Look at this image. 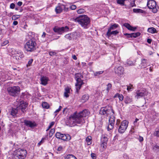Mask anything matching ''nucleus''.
I'll list each match as a JSON object with an SVG mask.
<instances>
[{
    "label": "nucleus",
    "mask_w": 159,
    "mask_h": 159,
    "mask_svg": "<svg viewBox=\"0 0 159 159\" xmlns=\"http://www.w3.org/2000/svg\"><path fill=\"white\" fill-rule=\"evenodd\" d=\"M7 90L10 95L15 97L17 96L20 93V88L18 86H14L9 87Z\"/></svg>",
    "instance_id": "obj_7"
},
{
    "label": "nucleus",
    "mask_w": 159,
    "mask_h": 159,
    "mask_svg": "<svg viewBox=\"0 0 159 159\" xmlns=\"http://www.w3.org/2000/svg\"><path fill=\"white\" fill-rule=\"evenodd\" d=\"M91 157L93 159H95L96 158L95 155L94 153H92L91 154Z\"/></svg>",
    "instance_id": "obj_63"
},
{
    "label": "nucleus",
    "mask_w": 159,
    "mask_h": 159,
    "mask_svg": "<svg viewBox=\"0 0 159 159\" xmlns=\"http://www.w3.org/2000/svg\"><path fill=\"white\" fill-rule=\"evenodd\" d=\"M153 149L154 151H156L157 149H159V146L156 145L153 146Z\"/></svg>",
    "instance_id": "obj_51"
},
{
    "label": "nucleus",
    "mask_w": 159,
    "mask_h": 159,
    "mask_svg": "<svg viewBox=\"0 0 159 159\" xmlns=\"http://www.w3.org/2000/svg\"><path fill=\"white\" fill-rule=\"evenodd\" d=\"M33 61V59H30L28 62V64H27V66L28 67L31 65Z\"/></svg>",
    "instance_id": "obj_44"
},
{
    "label": "nucleus",
    "mask_w": 159,
    "mask_h": 159,
    "mask_svg": "<svg viewBox=\"0 0 159 159\" xmlns=\"http://www.w3.org/2000/svg\"><path fill=\"white\" fill-rule=\"evenodd\" d=\"M55 132V130L53 129H51L49 133V137H51L52 136L54 133Z\"/></svg>",
    "instance_id": "obj_42"
},
{
    "label": "nucleus",
    "mask_w": 159,
    "mask_h": 159,
    "mask_svg": "<svg viewBox=\"0 0 159 159\" xmlns=\"http://www.w3.org/2000/svg\"><path fill=\"white\" fill-rule=\"evenodd\" d=\"M114 123L109 122V124L108 126L107 127V130L108 131H109L112 129L114 126Z\"/></svg>",
    "instance_id": "obj_28"
},
{
    "label": "nucleus",
    "mask_w": 159,
    "mask_h": 159,
    "mask_svg": "<svg viewBox=\"0 0 159 159\" xmlns=\"http://www.w3.org/2000/svg\"><path fill=\"white\" fill-rule=\"evenodd\" d=\"M65 159H77L73 155L70 154L68 155L65 157Z\"/></svg>",
    "instance_id": "obj_32"
},
{
    "label": "nucleus",
    "mask_w": 159,
    "mask_h": 159,
    "mask_svg": "<svg viewBox=\"0 0 159 159\" xmlns=\"http://www.w3.org/2000/svg\"><path fill=\"white\" fill-rule=\"evenodd\" d=\"M140 34L139 32L132 33V38H136L137 37L139 36L140 35Z\"/></svg>",
    "instance_id": "obj_37"
},
{
    "label": "nucleus",
    "mask_w": 159,
    "mask_h": 159,
    "mask_svg": "<svg viewBox=\"0 0 159 159\" xmlns=\"http://www.w3.org/2000/svg\"><path fill=\"white\" fill-rule=\"evenodd\" d=\"M19 105L17 107L18 110H20L21 111L24 112L27 106V104L24 102H20L19 104Z\"/></svg>",
    "instance_id": "obj_12"
},
{
    "label": "nucleus",
    "mask_w": 159,
    "mask_h": 159,
    "mask_svg": "<svg viewBox=\"0 0 159 159\" xmlns=\"http://www.w3.org/2000/svg\"><path fill=\"white\" fill-rule=\"evenodd\" d=\"M75 22H78L84 28H87L89 24L90 20L87 15H81L74 19Z\"/></svg>",
    "instance_id": "obj_2"
},
{
    "label": "nucleus",
    "mask_w": 159,
    "mask_h": 159,
    "mask_svg": "<svg viewBox=\"0 0 159 159\" xmlns=\"http://www.w3.org/2000/svg\"><path fill=\"white\" fill-rule=\"evenodd\" d=\"M118 25L116 24H114L113 25H111L108 30V32L111 31V30H115L118 27Z\"/></svg>",
    "instance_id": "obj_27"
},
{
    "label": "nucleus",
    "mask_w": 159,
    "mask_h": 159,
    "mask_svg": "<svg viewBox=\"0 0 159 159\" xmlns=\"http://www.w3.org/2000/svg\"><path fill=\"white\" fill-rule=\"evenodd\" d=\"M107 141L108 139L107 137L105 136H102L101 139V147L104 148H105L106 147Z\"/></svg>",
    "instance_id": "obj_14"
},
{
    "label": "nucleus",
    "mask_w": 159,
    "mask_h": 159,
    "mask_svg": "<svg viewBox=\"0 0 159 159\" xmlns=\"http://www.w3.org/2000/svg\"><path fill=\"white\" fill-rule=\"evenodd\" d=\"M99 114L101 115H106L107 116L110 115L111 116L114 114V111L111 106L107 105L101 108L99 111Z\"/></svg>",
    "instance_id": "obj_6"
},
{
    "label": "nucleus",
    "mask_w": 159,
    "mask_h": 159,
    "mask_svg": "<svg viewBox=\"0 0 159 159\" xmlns=\"http://www.w3.org/2000/svg\"><path fill=\"white\" fill-rule=\"evenodd\" d=\"M70 8L71 9L74 10L76 8V6L75 5H72L70 6Z\"/></svg>",
    "instance_id": "obj_54"
},
{
    "label": "nucleus",
    "mask_w": 159,
    "mask_h": 159,
    "mask_svg": "<svg viewBox=\"0 0 159 159\" xmlns=\"http://www.w3.org/2000/svg\"><path fill=\"white\" fill-rule=\"evenodd\" d=\"M15 5L13 3H12L10 4V8L11 9H14L15 8Z\"/></svg>",
    "instance_id": "obj_62"
},
{
    "label": "nucleus",
    "mask_w": 159,
    "mask_h": 159,
    "mask_svg": "<svg viewBox=\"0 0 159 159\" xmlns=\"http://www.w3.org/2000/svg\"><path fill=\"white\" fill-rule=\"evenodd\" d=\"M131 87H133V85H131V86H127V89L128 91H130L132 89Z\"/></svg>",
    "instance_id": "obj_64"
},
{
    "label": "nucleus",
    "mask_w": 159,
    "mask_h": 159,
    "mask_svg": "<svg viewBox=\"0 0 159 159\" xmlns=\"http://www.w3.org/2000/svg\"><path fill=\"white\" fill-rule=\"evenodd\" d=\"M69 28L67 26H65V27H62L60 28V34H61L62 33L64 32H66L69 31Z\"/></svg>",
    "instance_id": "obj_20"
},
{
    "label": "nucleus",
    "mask_w": 159,
    "mask_h": 159,
    "mask_svg": "<svg viewBox=\"0 0 159 159\" xmlns=\"http://www.w3.org/2000/svg\"><path fill=\"white\" fill-rule=\"evenodd\" d=\"M111 87V84L109 83L107 85V90L108 92L109 89Z\"/></svg>",
    "instance_id": "obj_53"
},
{
    "label": "nucleus",
    "mask_w": 159,
    "mask_h": 159,
    "mask_svg": "<svg viewBox=\"0 0 159 159\" xmlns=\"http://www.w3.org/2000/svg\"><path fill=\"white\" fill-rule=\"evenodd\" d=\"M60 111V107H59L58 109L56 110L54 112V114L55 116H56L57 115V113L59 112Z\"/></svg>",
    "instance_id": "obj_57"
},
{
    "label": "nucleus",
    "mask_w": 159,
    "mask_h": 159,
    "mask_svg": "<svg viewBox=\"0 0 159 159\" xmlns=\"http://www.w3.org/2000/svg\"><path fill=\"white\" fill-rule=\"evenodd\" d=\"M123 26L127 28L128 30L133 31H134L136 29V28L133 27L131 26L129 24L127 23H125L123 24Z\"/></svg>",
    "instance_id": "obj_18"
},
{
    "label": "nucleus",
    "mask_w": 159,
    "mask_h": 159,
    "mask_svg": "<svg viewBox=\"0 0 159 159\" xmlns=\"http://www.w3.org/2000/svg\"><path fill=\"white\" fill-rule=\"evenodd\" d=\"M16 59L19 60L24 57V55L23 52L20 50H17L16 52Z\"/></svg>",
    "instance_id": "obj_17"
},
{
    "label": "nucleus",
    "mask_w": 159,
    "mask_h": 159,
    "mask_svg": "<svg viewBox=\"0 0 159 159\" xmlns=\"http://www.w3.org/2000/svg\"><path fill=\"white\" fill-rule=\"evenodd\" d=\"M53 30L55 32L59 34H60V27L55 26L53 29Z\"/></svg>",
    "instance_id": "obj_38"
},
{
    "label": "nucleus",
    "mask_w": 159,
    "mask_h": 159,
    "mask_svg": "<svg viewBox=\"0 0 159 159\" xmlns=\"http://www.w3.org/2000/svg\"><path fill=\"white\" fill-rule=\"evenodd\" d=\"M125 0H117V3L120 4L121 6H124L125 4Z\"/></svg>",
    "instance_id": "obj_34"
},
{
    "label": "nucleus",
    "mask_w": 159,
    "mask_h": 159,
    "mask_svg": "<svg viewBox=\"0 0 159 159\" xmlns=\"http://www.w3.org/2000/svg\"><path fill=\"white\" fill-rule=\"evenodd\" d=\"M118 98L120 100L122 101L124 97L122 94H120Z\"/></svg>",
    "instance_id": "obj_56"
},
{
    "label": "nucleus",
    "mask_w": 159,
    "mask_h": 159,
    "mask_svg": "<svg viewBox=\"0 0 159 159\" xmlns=\"http://www.w3.org/2000/svg\"><path fill=\"white\" fill-rule=\"evenodd\" d=\"M63 61L64 63V65L67 64L68 62L67 59L65 58L63 59Z\"/></svg>",
    "instance_id": "obj_60"
},
{
    "label": "nucleus",
    "mask_w": 159,
    "mask_h": 159,
    "mask_svg": "<svg viewBox=\"0 0 159 159\" xmlns=\"http://www.w3.org/2000/svg\"><path fill=\"white\" fill-rule=\"evenodd\" d=\"M154 135L157 137H159V130H156L154 133Z\"/></svg>",
    "instance_id": "obj_46"
},
{
    "label": "nucleus",
    "mask_w": 159,
    "mask_h": 159,
    "mask_svg": "<svg viewBox=\"0 0 159 159\" xmlns=\"http://www.w3.org/2000/svg\"><path fill=\"white\" fill-rule=\"evenodd\" d=\"M89 98V96L87 94L83 95L82 97V100H83V102L86 101Z\"/></svg>",
    "instance_id": "obj_30"
},
{
    "label": "nucleus",
    "mask_w": 159,
    "mask_h": 159,
    "mask_svg": "<svg viewBox=\"0 0 159 159\" xmlns=\"http://www.w3.org/2000/svg\"><path fill=\"white\" fill-rule=\"evenodd\" d=\"M71 137L69 134H62L60 133V139L66 141L69 140Z\"/></svg>",
    "instance_id": "obj_15"
},
{
    "label": "nucleus",
    "mask_w": 159,
    "mask_h": 159,
    "mask_svg": "<svg viewBox=\"0 0 159 159\" xmlns=\"http://www.w3.org/2000/svg\"><path fill=\"white\" fill-rule=\"evenodd\" d=\"M156 2L154 0H150L148 1L147 6L150 9H152L153 12L156 13L157 10L156 7Z\"/></svg>",
    "instance_id": "obj_8"
},
{
    "label": "nucleus",
    "mask_w": 159,
    "mask_h": 159,
    "mask_svg": "<svg viewBox=\"0 0 159 159\" xmlns=\"http://www.w3.org/2000/svg\"><path fill=\"white\" fill-rule=\"evenodd\" d=\"M138 139L139 140V142H141L143 141V138L142 137L139 136V138H138Z\"/></svg>",
    "instance_id": "obj_58"
},
{
    "label": "nucleus",
    "mask_w": 159,
    "mask_h": 159,
    "mask_svg": "<svg viewBox=\"0 0 159 159\" xmlns=\"http://www.w3.org/2000/svg\"><path fill=\"white\" fill-rule=\"evenodd\" d=\"M89 113L90 112L87 109H84L79 113L75 112L70 117L69 122L71 126H74L77 125H80V126L82 125L85 123L84 117L89 115Z\"/></svg>",
    "instance_id": "obj_1"
},
{
    "label": "nucleus",
    "mask_w": 159,
    "mask_h": 159,
    "mask_svg": "<svg viewBox=\"0 0 159 159\" xmlns=\"http://www.w3.org/2000/svg\"><path fill=\"white\" fill-rule=\"evenodd\" d=\"M36 39L33 38L28 40L25 45V48L28 52H32L36 49Z\"/></svg>",
    "instance_id": "obj_3"
},
{
    "label": "nucleus",
    "mask_w": 159,
    "mask_h": 159,
    "mask_svg": "<svg viewBox=\"0 0 159 159\" xmlns=\"http://www.w3.org/2000/svg\"><path fill=\"white\" fill-rule=\"evenodd\" d=\"M70 89L69 87H67L65 89V92L69 93L70 92Z\"/></svg>",
    "instance_id": "obj_52"
},
{
    "label": "nucleus",
    "mask_w": 159,
    "mask_h": 159,
    "mask_svg": "<svg viewBox=\"0 0 159 159\" xmlns=\"http://www.w3.org/2000/svg\"><path fill=\"white\" fill-rule=\"evenodd\" d=\"M55 11L57 13H60V6L58 5L55 8Z\"/></svg>",
    "instance_id": "obj_50"
},
{
    "label": "nucleus",
    "mask_w": 159,
    "mask_h": 159,
    "mask_svg": "<svg viewBox=\"0 0 159 159\" xmlns=\"http://www.w3.org/2000/svg\"><path fill=\"white\" fill-rule=\"evenodd\" d=\"M17 107L16 108H12L10 111V114L13 116H15L16 115L18 110Z\"/></svg>",
    "instance_id": "obj_22"
},
{
    "label": "nucleus",
    "mask_w": 159,
    "mask_h": 159,
    "mask_svg": "<svg viewBox=\"0 0 159 159\" xmlns=\"http://www.w3.org/2000/svg\"><path fill=\"white\" fill-rule=\"evenodd\" d=\"M19 18V16L18 15H15L13 16L12 17V19L13 20H15L18 19Z\"/></svg>",
    "instance_id": "obj_47"
},
{
    "label": "nucleus",
    "mask_w": 159,
    "mask_h": 159,
    "mask_svg": "<svg viewBox=\"0 0 159 159\" xmlns=\"http://www.w3.org/2000/svg\"><path fill=\"white\" fill-rule=\"evenodd\" d=\"M45 139H46L45 138H43L40 141V142L38 143V145L39 146L40 145L42 144L44 142V141Z\"/></svg>",
    "instance_id": "obj_43"
},
{
    "label": "nucleus",
    "mask_w": 159,
    "mask_h": 159,
    "mask_svg": "<svg viewBox=\"0 0 159 159\" xmlns=\"http://www.w3.org/2000/svg\"><path fill=\"white\" fill-rule=\"evenodd\" d=\"M70 36L71 40L73 39H75L76 38V33L75 32H73L70 33Z\"/></svg>",
    "instance_id": "obj_35"
},
{
    "label": "nucleus",
    "mask_w": 159,
    "mask_h": 159,
    "mask_svg": "<svg viewBox=\"0 0 159 159\" xmlns=\"http://www.w3.org/2000/svg\"><path fill=\"white\" fill-rule=\"evenodd\" d=\"M132 101V99L129 97L126 96L125 99V102L126 104L129 103Z\"/></svg>",
    "instance_id": "obj_29"
},
{
    "label": "nucleus",
    "mask_w": 159,
    "mask_h": 159,
    "mask_svg": "<svg viewBox=\"0 0 159 159\" xmlns=\"http://www.w3.org/2000/svg\"><path fill=\"white\" fill-rule=\"evenodd\" d=\"M80 73H78L75 74V80H78V79H80Z\"/></svg>",
    "instance_id": "obj_40"
},
{
    "label": "nucleus",
    "mask_w": 159,
    "mask_h": 159,
    "mask_svg": "<svg viewBox=\"0 0 159 159\" xmlns=\"http://www.w3.org/2000/svg\"><path fill=\"white\" fill-rule=\"evenodd\" d=\"M69 10L68 7H66L64 5H60V12L62 11H67Z\"/></svg>",
    "instance_id": "obj_25"
},
{
    "label": "nucleus",
    "mask_w": 159,
    "mask_h": 159,
    "mask_svg": "<svg viewBox=\"0 0 159 159\" xmlns=\"http://www.w3.org/2000/svg\"><path fill=\"white\" fill-rule=\"evenodd\" d=\"M49 80L48 78L46 76L42 77L40 78L41 84L43 85H46Z\"/></svg>",
    "instance_id": "obj_16"
},
{
    "label": "nucleus",
    "mask_w": 159,
    "mask_h": 159,
    "mask_svg": "<svg viewBox=\"0 0 159 159\" xmlns=\"http://www.w3.org/2000/svg\"><path fill=\"white\" fill-rule=\"evenodd\" d=\"M7 75L5 74L3 72H0V79H2L1 80H7L8 78L7 77Z\"/></svg>",
    "instance_id": "obj_26"
},
{
    "label": "nucleus",
    "mask_w": 159,
    "mask_h": 159,
    "mask_svg": "<svg viewBox=\"0 0 159 159\" xmlns=\"http://www.w3.org/2000/svg\"><path fill=\"white\" fill-rule=\"evenodd\" d=\"M9 43V41L8 40H6L3 42L1 44V46H3L6 45Z\"/></svg>",
    "instance_id": "obj_48"
},
{
    "label": "nucleus",
    "mask_w": 159,
    "mask_h": 159,
    "mask_svg": "<svg viewBox=\"0 0 159 159\" xmlns=\"http://www.w3.org/2000/svg\"><path fill=\"white\" fill-rule=\"evenodd\" d=\"M24 123L26 126L31 128H34L36 126V124L34 121L25 120L24 121Z\"/></svg>",
    "instance_id": "obj_10"
},
{
    "label": "nucleus",
    "mask_w": 159,
    "mask_h": 159,
    "mask_svg": "<svg viewBox=\"0 0 159 159\" xmlns=\"http://www.w3.org/2000/svg\"><path fill=\"white\" fill-rule=\"evenodd\" d=\"M54 122H51L48 128L46 129V131H48L51 127L54 125Z\"/></svg>",
    "instance_id": "obj_45"
},
{
    "label": "nucleus",
    "mask_w": 159,
    "mask_h": 159,
    "mask_svg": "<svg viewBox=\"0 0 159 159\" xmlns=\"http://www.w3.org/2000/svg\"><path fill=\"white\" fill-rule=\"evenodd\" d=\"M133 11L134 12L136 13L145 14L146 13L145 11L140 9H134Z\"/></svg>",
    "instance_id": "obj_24"
},
{
    "label": "nucleus",
    "mask_w": 159,
    "mask_h": 159,
    "mask_svg": "<svg viewBox=\"0 0 159 159\" xmlns=\"http://www.w3.org/2000/svg\"><path fill=\"white\" fill-rule=\"evenodd\" d=\"M148 32L152 34H154L157 32V31L156 29L153 27L149 28L148 29Z\"/></svg>",
    "instance_id": "obj_23"
},
{
    "label": "nucleus",
    "mask_w": 159,
    "mask_h": 159,
    "mask_svg": "<svg viewBox=\"0 0 159 159\" xmlns=\"http://www.w3.org/2000/svg\"><path fill=\"white\" fill-rule=\"evenodd\" d=\"M127 37L129 38H132V33L131 34H128V33H125L124 34Z\"/></svg>",
    "instance_id": "obj_55"
},
{
    "label": "nucleus",
    "mask_w": 159,
    "mask_h": 159,
    "mask_svg": "<svg viewBox=\"0 0 159 159\" xmlns=\"http://www.w3.org/2000/svg\"><path fill=\"white\" fill-rule=\"evenodd\" d=\"M85 11V10L82 8L80 9L77 11V12L78 14L84 13Z\"/></svg>",
    "instance_id": "obj_39"
},
{
    "label": "nucleus",
    "mask_w": 159,
    "mask_h": 159,
    "mask_svg": "<svg viewBox=\"0 0 159 159\" xmlns=\"http://www.w3.org/2000/svg\"><path fill=\"white\" fill-rule=\"evenodd\" d=\"M27 154L26 151L25 150L18 149L16 150L13 153V159H24Z\"/></svg>",
    "instance_id": "obj_4"
},
{
    "label": "nucleus",
    "mask_w": 159,
    "mask_h": 159,
    "mask_svg": "<svg viewBox=\"0 0 159 159\" xmlns=\"http://www.w3.org/2000/svg\"><path fill=\"white\" fill-rule=\"evenodd\" d=\"M87 144L89 145L91 144V139L89 137H87L86 139Z\"/></svg>",
    "instance_id": "obj_41"
},
{
    "label": "nucleus",
    "mask_w": 159,
    "mask_h": 159,
    "mask_svg": "<svg viewBox=\"0 0 159 159\" xmlns=\"http://www.w3.org/2000/svg\"><path fill=\"white\" fill-rule=\"evenodd\" d=\"M103 71H96L94 73V75L95 76L99 77V75L103 73Z\"/></svg>",
    "instance_id": "obj_31"
},
{
    "label": "nucleus",
    "mask_w": 159,
    "mask_h": 159,
    "mask_svg": "<svg viewBox=\"0 0 159 159\" xmlns=\"http://www.w3.org/2000/svg\"><path fill=\"white\" fill-rule=\"evenodd\" d=\"M55 136L57 138L60 139V132H57L56 133Z\"/></svg>",
    "instance_id": "obj_61"
},
{
    "label": "nucleus",
    "mask_w": 159,
    "mask_h": 159,
    "mask_svg": "<svg viewBox=\"0 0 159 159\" xmlns=\"http://www.w3.org/2000/svg\"><path fill=\"white\" fill-rule=\"evenodd\" d=\"M114 71L115 73L118 75H123L124 72V68L121 66L115 67Z\"/></svg>",
    "instance_id": "obj_13"
},
{
    "label": "nucleus",
    "mask_w": 159,
    "mask_h": 159,
    "mask_svg": "<svg viewBox=\"0 0 159 159\" xmlns=\"http://www.w3.org/2000/svg\"><path fill=\"white\" fill-rule=\"evenodd\" d=\"M42 106L43 108L48 109L49 107V105L46 102H43L42 104Z\"/></svg>",
    "instance_id": "obj_33"
},
{
    "label": "nucleus",
    "mask_w": 159,
    "mask_h": 159,
    "mask_svg": "<svg viewBox=\"0 0 159 159\" xmlns=\"http://www.w3.org/2000/svg\"><path fill=\"white\" fill-rule=\"evenodd\" d=\"M49 54L50 56H52L53 55H55L56 54V53L55 52L51 51L49 52Z\"/></svg>",
    "instance_id": "obj_59"
},
{
    "label": "nucleus",
    "mask_w": 159,
    "mask_h": 159,
    "mask_svg": "<svg viewBox=\"0 0 159 159\" xmlns=\"http://www.w3.org/2000/svg\"><path fill=\"white\" fill-rule=\"evenodd\" d=\"M119 33V32L117 30H115L112 31H110L108 32V31H107L106 35L108 37H109L111 36V34H114L116 35Z\"/></svg>",
    "instance_id": "obj_21"
},
{
    "label": "nucleus",
    "mask_w": 159,
    "mask_h": 159,
    "mask_svg": "<svg viewBox=\"0 0 159 159\" xmlns=\"http://www.w3.org/2000/svg\"><path fill=\"white\" fill-rule=\"evenodd\" d=\"M141 67L142 68H145L148 65V60L145 59H141Z\"/></svg>",
    "instance_id": "obj_19"
},
{
    "label": "nucleus",
    "mask_w": 159,
    "mask_h": 159,
    "mask_svg": "<svg viewBox=\"0 0 159 159\" xmlns=\"http://www.w3.org/2000/svg\"><path fill=\"white\" fill-rule=\"evenodd\" d=\"M76 82L75 85L76 87V92L78 93L82 85L84 84V83L83 82V80L81 79H79L78 80H76Z\"/></svg>",
    "instance_id": "obj_11"
},
{
    "label": "nucleus",
    "mask_w": 159,
    "mask_h": 159,
    "mask_svg": "<svg viewBox=\"0 0 159 159\" xmlns=\"http://www.w3.org/2000/svg\"><path fill=\"white\" fill-rule=\"evenodd\" d=\"M115 117L113 115L110 116V118L109 120V122H115Z\"/></svg>",
    "instance_id": "obj_36"
},
{
    "label": "nucleus",
    "mask_w": 159,
    "mask_h": 159,
    "mask_svg": "<svg viewBox=\"0 0 159 159\" xmlns=\"http://www.w3.org/2000/svg\"><path fill=\"white\" fill-rule=\"evenodd\" d=\"M129 122L126 120L123 121L120 124V120H117L116 125V127L118 128V132L120 134L124 133L128 127Z\"/></svg>",
    "instance_id": "obj_5"
},
{
    "label": "nucleus",
    "mask_w": 159,
    "mask_h": 159,
    "mask_svg": "<svg viewBox=\"0 0 159 159\" xmlns=\"http://www.w3.org/2000/svg\"><path fill=\"white\" fill-rule=\"evenodd\" d=\"M65 37L66 39H69V40H71L70 34H68L66 35L65 36Z\"/></svg>",
    "instance_id": "obj_49"
},
{
    "label": "nucleus",
    "mask_w": 159,
    "mask_h": 159,
    "mask_svg": "<svg viewBox=\"0 0 159 159\" xmlns=\"http://www.w3.org/2000/svg\"><path fill=\"white\" fill-rule=\"evenodd\" d=\"M136 95L135 96V98L139 99L140 97H144L147 95L146 91L144 90H138L136 91Z\"/></svg>",
    "instance_id": "obj_9"
}]
</instances>
